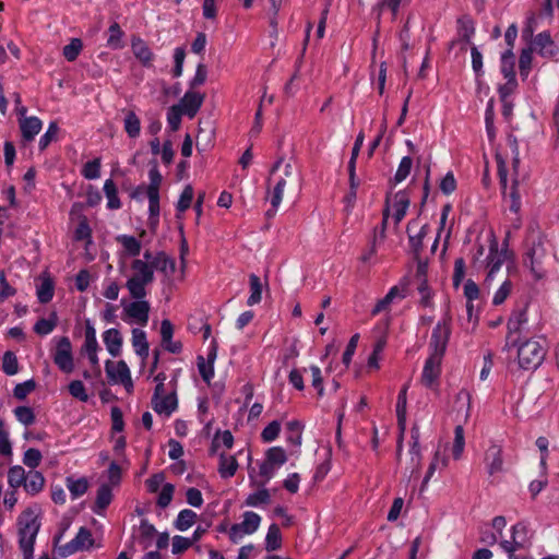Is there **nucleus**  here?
<instances>
[{"label": "nucleus", "instance_id": "7", "mask_svg": "<svg viewBox=\"0 0 559 559\" xmlns=\"http://www.w3.org/2000/svg\"><path fill=\"white\" fill-rule=\"evenodd\" d=\"M451 335V318L445 317L433 328L429 349L431 356L443 357Z\"/></svg>", "mask_w": 559, "mask_h": 559}, {"label": "nucleus", "instance_id": "39", "mask_svg": "<svg viewBox=\"0 0 559 559\" xmlns=\"http://www.w3.org/2000/svg\"><path fill=\"white\" fill-rule=\"evenodd\" d=\"M67 487L72 496V499H76L87 491L88 483L85 477L79 479L67 477Z\"/></svg>", "mask_w": 559, "mask_h": 559}, {"label": "nucleus", "instance_id": "45", "mask_svg": "<svg viewBox=\"0 0 559 559\" xmlns=\"http://www.w3.org/2000/svg\"><path fill=\"white\" fill-rule=\"evenodd\" d=\"M532 53H533L532 47L522 49V51H521L520 59H519V70H520V75L523 79H526L531 71L532 60H533Z\"/></svg>", "mask_w": 559, "mask_h": 559}, {"label": "nucleus", "instance_id": "21", "mask_svg": "<svg viewBox=\"0 0 559 559\" xmlns=\"http://www.w3.org/2000/svg\"><path fill=\"white\" fill-rule=\"evenodd\" d=\"M131 342L135 354L141 357L142 360H145L150 354L146 332L138 328L133 329Z\"/></svg>", "mask_w": 559, "mask_h": 559}, {"label": "nucleus", "instance_id": "43", "mask_svg": "<svg viewBox=\"0 0 559 559\" xmlns=\"http://www.w3.org/2000/svg\"><path fill=\"white\" fill-rule=\"evenodd\" d=\"M82 48V40L80 38H72L70 43L63 47L62 55L68 61L73 62L78 59Z\"/></svg>", "mask_w": 559, "mask_h": 559}, {"label": "nucleus", "instance_id": "47", "mask_svg": "<svg viewBox=\"0 0 559 559\" xmlns=\"http://www.w3.org/2000/svg\"><path fill=\"white\" fill-rule=\"evenodd\" d=\"M2 370L8 376L19 372V361L13 352H5L2 358Z\"/></svg>", "mask_w": 559, "mask_h": 559}, {"label": "nucleus", "instance_id": "40", "mask_svg": "<svg viewBox=\"0 0 559 559\" xmlns=\"http://www.w3.org/2000/svg\"><path fill=\"white\" fill-rule=\"evenodd\" d=\"M26 476H27V473L25 472V469L22 466H20V465L12 466V467H10V469L8 472V483L10 485V487L19 488L21 486H24V484L26 481Z\"/></svg>", "mask_w": 559, "mask_h": 559}, {"label": "nucleus", "instance_id": "19", "mask_svg": "<svg viewBox=\"0 0 559 559\" xmlns=\"http://www.w3.org/2000/svg\"><path fill=\"white\" fill-rule=\"evenodd\" d=\"M43 128L41 120L36 117H24L20 119V129L25 142H32Z\"/></svg>", "mask_w": 559, "mask_h": 559}, {"label": "nucleus", "instance_id": "52", "mask_svg": "<svg viewBox=\"0 0 559 559\" xmlns=\"http://www.w3.org/2000/svg\"><path fill=\"white\" fill-rule=\"evenodd\" d=\"M182 115H185V112L180 106L173 105L169 107L167 111V122L171 131L179 129Z\"/></svg>", "mask_w": 559, "mask_h": 559}, {"label": "nucleus", "instance_id": "16", "mask_svg": "<svg viewBox=\"0 0 559 559\" xmlns=\"http://www.w3.org/2000/svg\"><path fill=\"white\" fill-rule=\"evenodd\" d=\"M131 49L134 57L142 63L145 68H151L153 64L154 53L147 44L140 38L139 36H133L131 39Z\"/></svg>", "mask_w": 559, "mask_h": 559}, {"label": "nucleus", "instance_id": "56", "mask_svg": "<svg viewBox=\"0 0 559 559\" xmlns=\"http://www.w3.org/2000/svg\"><path fill=\"white\" fill-rule=\"evenodd\" d=\"M36 388V382L33 379L19 383L13 389V395L17 400H25L26 396Z\"/></svg>", "mask_w": 559, "mask_h": 559}, {"label": "nucleus", "instance_id": "41", "mask_svg": "<svg viewBox=\"0 0 559 559\" xmlns=\"http://www.w3.org/2000/svg\"><path fill=\"white\" fill-rule=\"evenodd\" d=\"M197 519V513L190 509L181 510L175 521V527L179 531H187Z\"/></svg>", "mask_w": 559, "mask_h": 559}, {"label": "nucleus", "instance_id": "32", "mask_svg": "<svg viewBox=\"0 0 559 559\" xmlns=\"http://www.w3.org/2000/svg\"><path fill=\"white\" fill-rule=\"evenodd\" d=\"M249 283H250V296L248 297L247 304L249 306H254V305L259 304L262 299L263 285H262L260 277L255 274H250Z\"/></svg>", "mask_w": 559, "mask_h": 559}, {"label": "nucleus", "instance_id": "3", "mask_svg": "<svg viewBox=\"0 0 559 559\" xmlns=\"http://www.w3.org/2000/svg\"><path fill=\"white\" fill-rule=\"evenodd\" d=\"M133 275L127 281L126 287L133 299H143L146 297V285L154 281V270L152 263L141 259H135L131 263Z\"/></svg>", "mask_w": 559, "mask_h": 559}, {"label": "nucleus", "instance_id": "31", "mask_svg": "<svg viewBox=\"0 0 559 559\" xmlns=\"http://www.w3.org/2000/svg\"><path fill=\"white\" fill-rule=\"evenodd\" d=\"M282 547V534L277 524L273 523L269 526L265 537V549L274 551Z\"/></svg>", "mask_w": 559, "mask_h": 559}, {"label": "nucleus", "instance_id": "25", "mask_svg": "<svg viewBox=\"0 0 559 559\" xmlns=\"http://www.w3.org/2000/svg\"><path fill=\"white\" fill-rule=\"evenodd\" d=\"M409 206V198L405 191H399L394 195L393 202V218L395 224L397 225L406 215L407 209Z\"/></svg>", "mask_w": 559, "mask_h": 559}, {"label": "nucleus", "instance_id": "12", "mask_svg": "<svg viewBox=\"0 0 559 559\" xmlns=\"http://www.w3.org/2000/svg\"><path fill=\"white\" fill-rule=\"evenodd\" d=\"M441 360L442 357L431 355L427 358L421 374V382L425 386L432 388L439 379L441 373Z\"/></svg>", "mask_w": 559, "mask_h": 559}, {"label": "nucleus", "instance_id": "64", "mask_svg": "<svg viewBox=\"0 0 559 559\" xmlns=\"http://www.w3.org/2000/svg\"><path fill=\"white\" fill-rule=\"evenodd\" d=\"M281 432V424L276 420L271 421L261 432L264 442L274 441Z\"/></svg>", "mask_w": 559, "mask_h": 559}, {"label": "nucleus", "instance_id": "55", "mask_svg": "<svg viewBox=\"0 0 559 559\" xmlns=\"http://www.w3.org/2000/svg\"><path fill=\"white\" fill-rule=\"evenodd\" d=\"M197 365L203 381L210 383L214 378V365L206 362L203 356H198Z\"/></svg>", "mask_w": 559, "mask_h": 559}, {"label": "nucleus", "instance_id": "57", "mask_svg": "<svg viewBox=\"0 0 559 559\" xmlns=\"http://www.w3.org/2000/svg\"><path fill=\"white\" fill-rule=\"evenodd\" d=\"M457 24L462 39L466 43H469L472 36L475 33L473 21L469 17H461L457 20Z\"/></svg>", "mask_w": 559, "mask_h": 559}, {"label": "nucleus", "instance_id": "60", "mask_svg": "<svg viewBox=\"0 0 559 559\" xmlns=\"http://www.w3.org/2000/svg\"><path fill=\"white\" fill-rule=\"evenodd\" d=\"M82 175L90 180L97 179L100 176V159L95 158L87 162L82 170Z\"/></svg>", "mask_w": 559, "mask_h": 559}, {"label": "nucleus", "instance_id": "49", "mask_svg": "<svg viewBox=\"0 0 559 559\" xmlns=\"http://www.w3.org/2000/svg\"><path fill=\"white\" fill-rule=\"evenodd\" d=\"M59 132V127L56 121H51L48 126L47 131L39 139V150L44 151L48 147V145L56 140L57 134Z\"/></svg>", "mask_w": 559, "mask_h": 559}, {"label": "nucleus", "instance_id": "9", "mask_svg": "<svg viewBox=\"0 0 559 559\" xmlns=\"http://www.w3.org/2000/svg\"><path fill=\"white\" fill-rule=\"evenodd\" d=\"M53 362L64 373H71L74 369L72 345L68 336H61L57 341L53 353Z\"/></svg>", "mask_w": 559, "mask_h": 559}, {"label": "nucleus", "instance_id": "29", "mask_svg": "<svg viewBox=\"0 0 559 559\" xmlns=\"http://www.w3.org/2000/svg\"><path fill=\"white\" fill-rule=\"evenodd\" d=\"M111 500V488L106 484L102 485L97 490L95 504L93 507L94 513L102 514V512L110 504Z\"/></svg>", "mask_w": 559, "mask_h": 559}, {"label": "nucleus", "instance_id": "59", "mask_svg": "<svg viewBox=\"0 0 559 559\" xmlns=\"http://www.w3.org/2000/svg\"><path fill=\"white\" fill-rule=\"evenodd\" d=\"M80 550L88 549L93 546L92 533L86 527H81L73 538Z\"/></svg>", "mask_w": 559, "mask_h": 559}, {"label": "nucleus", "instance_id": "42", "mask_svg": "<svg viewBox=\"0 0 559 559\" xmlns=\"http://www.w3.org/2000/svg\"><path fill=\"white\" fill-rule=\"evenodd\" d=\"M53 282L51 278H44L40 285L37 287V298L40 304L49 302L53 297Z\"/></svg>", "mask_w": 559, "mask_h": 559}, {"label": "nucleus", "instance_id": "37", "mask_svg": "<svg viewBox=\"0 0 559 559\" xmlns=\"http://www.w3.org/2000/svg\"><path fill=\"white\" fill-rule=\"evenodd\" d=\"M104 192L108 200L107 207L110 210H118L121 207V202L118 198V191L115 182L111 179H107L104 183Z\"/></svg>", "mask_w": 559, "mask_h": 559}, {"label": "nucleus", "instance_id": "5", "mask_svg": "<svg viewBox=\"0 0 559 559\" xmlns=\"http://www.w3.org/2000/svg\"><path fill=\"white\" fill-rule=\"evenodd\" d=\"M526 308L513 310L507 323V335L503 350H510L521 342L522 338L532 334L528 328Z\"/></svg>", "mask_w": 559, "mask_h": 559}, {"label": "nucleus", "instance_id": "53", "mask_svg": "<svg viewBox=\"0 0 559 559\" xmlns=\"http://www.w3.org/2000/svg\"><path fill=\"white\" fill-rule=\"evenodd\" d=\"M464 429L462 426L459 425L454 429V442L452 449V454L455 460H459L461 457L464 450Z\"/></svg>", "mask_w": 559, "mask_h": 559}, {"label": "nucleus", "instance_id": "48", "mask_svg": "<svg viewBox=\"0 0 559 559\" xmlns=\"http://www.w3.org/2000/svg\"><path fill=\"white\" fill-rule=\"evenodd\" d=\"M270 463L274 464L276 467L284 465L287 461L286 452L281 447H273L266 451V457Z\"/></svg>", "mask_w": 559, "mask_h": 559}, {"label": "nucleus", "instance_id": "20", "mask_svg": "<svg viewBox=\"0 0 559 559\" xmlns=\"http://www.w3.org/2000/svg\"><path fill=\"white\" fill-rule=\"evenodd\" d=\"M103 341L105 343V346L108 350V353L112 357H118L121 354V347H122V335L119 332V330L111 328L106 330L103 333Z\"/></svg>", "mask_w": 559, "mask_h": 559}, {"label": "nucleus", "instance_id": "62", "mask_svg": "<svg viewBox=\"0 0 559 559\" xmlns=\"http://www.w3.org/2000/svg\"><path fill=\"white\" fill-rule=\"evenodd\" d=\"M193 545V540L188 537L176 535L173 537L171 551L179 555L189 549Z\"/></svg>", "mask_w": 559, "mask_h": 559}, {"label": "nucleus", "instance_id": "4", "mask_svg": "<svg viewBox=\"0 0 559 559\" xmlns=\"http://www.w3.org/2000/svg\"><path fill=\"white\" fill-rule=\"evenodd\" d=\"M518 348V364L523 370H536L544 361L547 349L545 345L535 338H526L519 341L515 346Z\"/></svg>", "mask_w": 559, "mask_h": 559}, {"label": "nucleus", "instance_id": "15", "mask_svg": "<svg viewBox=\"0 0 559 559\" xmlns=\"http://www.w3.org/2000/svg\"><path fill=\"white\" fill-rule=\"evenodd\" d=\"M204 95L198 92L188 91L177 106H180L186 116L193 118L201 108Z\"/></svg>", "mask_w": 559, "mask_h": 559}, {"label": "nucleus", "instance_id": "28", "mask_svg": "<svg viewBox=\"0 0 559 559\" xmlns=\"http://www.w3.org/2000/svg\"><path fill=\"white\" fill-rule=\"evenodd\" d=\"M238 468V462L234 455L219 454L218 473L222 478L233 477Z\"/></svg>", "mask_w": 559, "mask_h": 559}, {"label": "nucleus", "instance_id": "34", "mask_svg": "<svg viewBox=\"0 0 559 559\" xmlns=\"http://www.w3.org/2000/svg\"><path fill=\"white\" fill-rule=\"evenodd\" d=\"M57 324H58L57 313L51 312L49 318H47V319L41 318L35 323L34 331L38 335H48L49 333H51L55 330Z\"/></svg>", "mask_w": 559, "mask_h": 559}, {"label": "nucleus", "instance_id": "14", "mask_svg": "<svg viewBox=\"0 0 559 559\" xmlns=\"http://www.w3.org/2000/svg\"><path fill=\"white\" fill-rule=\"evenodd\" d=\"M533 50L543 58H551L557 53V47L549 32H542L533 40Z\"/></svg>", "mask_w": 559, "mask_h": 559}, {"label": "nucleus", "instance_id": "27", "mask_svg": "<svg viewBox=\"0 0 559 559\" xmlns=\"http://www.w3.org/2000/svg\"><path fill=\"white\" fill-rule=\"evenodd\" d=\"M45 486V477L43 474L38 471H31L27 473L26 481L24 484L25 491L31 495L35 496L38 492L43 490Z\"/></svg>", "mask_w": 559, "mask_h": 559}, {"label": "nucleus", "instance_id": "44", "mask_svg": "<svg viewBox=\"0 0 559 559\" xmlns=\"http://www.w3.org/2000/svg\"><path fill=\"white\" fill-rule=\"evenodd\" d=\"M13 413L17 421L24 426H31L35 423V413L29 406H17Z\"/></svg>", "mask_w": 559, "mask_h": 559}, {"label": "nucleus", "instance_id": "26", "mask_svg": "<svg viewBox=\"0 0 559 559\" xmlns=\"http://www.w3.org/2000/svg\"><path fill=\"white\" fill-rule=\"evenodd\" d=\"M177 396L175 392L162 396L159 400L152 402L153 409L158 414L170 415L177 408Z\"/></svg>", "mask_w": 559, "mask_h": 559}, {"label": "nucleus", "instance_id": "38", "mask_svg": "<svg viewBox=\"0 0 559 559\" xmlns=\"http://www.w3.org/2000/svg\"><path fill=\"white\" fill-rule=\"evenodd\" d=\"M117 241L121 243L129 255L138 257L140 254L142 246L134 236L120 235L117 237Z\"/></svg>", "mask_w": 559, "mask_h": 559}, {"label": "nucleus", "instance_id": "23", "mask_svg": "<svg viewBox=\"0 0 559 559\" xmlns=\"http://www.w3.org/2000/svg\"><path fill=\"white\" fill-rule=\"evenodd\" d=\"M415 225H416L415 221L408 222L406 231L409 237L411 249L414 252L415 258H418L421 252V249H423V239L427 235L429 228H428V225H424L420 227L419 231L416 235H412V230Z\"/></svg>", "mask_w": 559, "mask_h": 559}, {"label": "nucleus", "instance_id": "1", "mask_svg": "<svg viewBox=\"0 0 559 559\" xmlns=\"http://www.w3.org/2000/svg\"><path fill=\"white\" fill-rule=\"evenodd\" d=\"M548 259V248L545 236L538 230H531L526 239L524 264L530 267L536 280L546 275L545 263Z\"/></svg>", "mask_w": 559, "mask_h": 559}, {"label": "nucleus", "instance_id": "18", "mask_svg": "<svg viewBox=\"0 0 559 559\" xmlns=\"http://www.w3.org/2000/svg\"><path fill=\"white\" fill-rule=\"evenodd\" d=\"M156 535L157 531L155 526L146 519H143L138 530L133 533V538L138 540L143 549H147Z\"/></svg>", "mask_w": 559, "mask_h": 559}, {"label": "nucleus", "instance_id": "36", "mask_svg": "<svg viewBox=\"0 0 559 559\" xmlns=\"http://www.w3.org/2000/svg\"><path fill=\"white\" fill-rule=\"evenodd\" d=\"M242 516V522L238 523L239 526L242 528V532H245L248 535L253 534L260 526L261 516L252 511H246Z\"/></svg>", "mask_w": 559, "mask_h": 559}, {"label": "nucleus", "instance_id": "51", "mask_svg": "<svg viewBox=\"0 0 559 559\" xmlns=\"http://www.w3.org/2000/svg\"><path fill=\"white\" fill-rule=\"evenodd\" d=\"M271 499L270 492L267 489L262 488L253 493H250L246 499V506L248 507H258L259 504L269 503Z\"/></svg>", "mask_w": 559, "mask_h": 559}, {"label": "nucleus", "instance_id": "50", "mask_svg": "<svg viewBox=\"0 0 559 559\" xmlns=\"http://www.w3.org/2000/svg\"><path fill=\"white\" fill-rule=\"evenodd\" d=\"M412 167H413V159L409 156H404L401 159L397 170L394 175V178H393L394 182L400 183L403 180H405L407 178V176L409 175Z\"/></svg>", "mask_w": 559, "mask_h": 559}, {"label": "nucleus", "instance_id": "58", "mask_svg": "<svg viewBox=\"0 0 559 559\" xmlns=\"http://www.w3.org/2000/svg\"><path fill=\"white\" fill-rule=\"evenodd\" d=\"M43 455L39 450L29 448L24 452L23 463L29 468H36L41 462Z\"/></svg>", "mask_w": 559, "mask_h": 559}, {"label": "nucleus", "instance_id": "8", "mask_svg": "<svg viewBox=\"0 0 559 559\" xmlns=\"http://www.w3.org/2000/svg\"><path fill=\"white\" fill-rule=\"evenodd\" d=\"M150 185L146 187V195L148 199L150 219H158L159 216V187L163 177L158 170L156 162L148 171Z\"/></svg>", "mask_w": 559, "mask_h": 559}, {"label": "nucleus", "instance_id": "6", "mask_svg": "<svg viewBox=\"0 0 559 559\" xmlns=\"http://www.w3.org/2000/svg\"><path fill=\"white\" fill-rule=\"evenodd\" d=\"M498 175L500 183L503 188V194L506 202L509 203V210L513 213H519L521 210V197L518 190V179L512 181L509 192H507L508 173L506 168V162L500 154L496 155Z\"/></svg>", "mask_w": 559, "mask_h": 559}, {"label": "nucleus", "instance_id": "30", "mask_svg": "<svg viewBox=\"0 0 559 559\" xmlns=\"http://www.w3.org/2000/svg\"><path fill=\"white\" fill-rule=\"evenodd\" d=\"M124 32L121 29L117 22H114L108 28L107 46L110 49L118 50L124 47L123 38Z\"/></svg>", "mask_w": 559, "mask_h": 559}, {"label": "nucleus", "instance_id": "54", "mask_svg": "<svg viewBox=\"0 0 559 559\" xmlns=\"http://www.w3.org/2000/svg\"><path fill=\"white\" fill-rule=\"evenodd\" d=\"M193 195L194 192L192 186L187 185L177 202V211L180 213L186 212L191 206Z\"/></svg>", "mask_w": 559, "mask_h": 559}, {"label": "nucleus", "instance_id": "63", "mask_svg": "<svg viewBox=\"0 0 559 559\" xmlns=\"http://www.w3.org/2000/svg\"><path fill=\"white\" fill-rule=\"evenodd\" d=\"M230 449L234 443V437L229 430H225L221 436L216 435L212 441L211 453H215L219 444Z\"/></svg>", "mask_w": 559, "mask_h": 559}, {"label": "nucleus", "instance_id": "35", "mask_svg": "<svg viewBox=\"0 0 559 559\" xmlns=\"http://www.w3.org/2000/svg\"><path fill=\"white\" fill-rule=\"evenodd\" d=\"M285 186H286L285 178H280L277 180V182L275 183V187H274L272 195H271L272 209L266 212V215L269 217L273 216L276 213L277 207L280 206L282 199H283Z\"/></svg>", "mask_w": 559, "mask_h": 559}, {"label": "nucleus", "instance_id": "13", "mask_svg": "<svg viewBox=\"0 0 559 559\" xmlns=\"http://www.w3.org/2000/svg\"><path fill=\"white\" fill-rule=\"evenodd\" d=\"M105 371L109 380L117 381L119 379L121 383L128 381L130 386H133L130 369L124 360H119L118 362L107 360L105 362Z\"/></svg>", "mask_w": 559, "mask_h": 559}, {"label": "nucleus", "instance_id": "2", "mask_svg": "<svg viewBox=\"0 0 559 559\" xmlns=\"http://www.w3.org/2000/svg\"><path fill=\"white\" fill-rule=\"evenodd\" d=\"M19 526V546L23 554V559H33L34 545L40 528V522L34 510L26 509L17 519Z\"/></svg>", "mask_w": 559, "mask_h": 559}, {"label": "nucleus", "instance_id": "11", "mask_svg": "<svg viewBox=\"0 0 559 559\" xmlns=\"http://www.w3.org/2000/svg\"><path fill=\"white\" fill-rule=\"evenodd\" d=\"M484 461L490 476L501 473L503 471L502 448L492 443L486 450Z\"/></svg>", "mask_w": 559, "mask_h": 559}, {"label": "nucleus", "instance_id": "61", "mask_svg": "<svg viewBox=\"0 0 559 559\" xmlns=\"http://www.w3.org/2000/svg\"><path fill=\"white\" fill-rule=\"evenodd\" d=\"M69 393L81 402L88 401V394L82 381L73 380L69 384Z\"/></svg>", "mask_w": 559, "mask_h": 559}, {"label": "nucleus", "instance_id": "22", "mask_svg": "<svg viewBox=\"0 0 559 559\" xmlns=\"http://www.w3.org/2000/svg\"><path fill=\"white\" fill-rule=\"evenodd\" d=\"M153 270H157L165 275H173L176 271V262L166 252L159 251L151 261Z\"/></svg>", "mask_w": 559, "mask_h": 559}, {"label": "nucleus", "instance_id": "24", "mask_svg": "<svg viewBox=\"0 0 559 559\" xmlns=\"http://www.w3.org/2000/svg\"><path fill=\"white\" fill-rule=\"evenodd\" d=\"M405 297H406V295L404 293V289H401L399 286L391 287L390 290L388 292V294L383 298L378 300L377 305L374 306V308L371 311V314L377 316L380 312L386 310L395 298H399L402 300Z\"/></svg>", "mask_w": 559, "mask_h": 559}, {"label": "nucleus", "instance_id": "17", "mask_svg": "<svg viewBox=\"0 0 559 559\" xmlns=\"http://www.w3.org/2000/svg\"><path fill=\"white\" fill-rule=\"evenodd\" d=\"M506 251H499L497 242H492L489 248V254L487 255V267L489 269L486 282L493 280L495 274L500 270L501 265L506 260Z\"/></svg>", "mask_w": 559, "mask_h": 559}, {"label": "nucleus", "instance_id": "33", "mask_svg": "<svg viewBox=\"0 0 559 559\" xmlns=\"http://www.w3.org/2000/svg\"><path fill=\"white\" fill-rule=\"evenodd\" d=\"M124 131L130 138H138L141 132V121L134 111L129 110L126 112L123 120Z\"/></svg>", "mask_w": 559, "mask_h": 559}, {"label": "nucleus", "instance_id": "46", "mask_svg": "<svg viewBox=\"0 0 559 559\" xmlns=\"http://www.w3.org/2000/svg\"><path fill=\"white\" fill-rule=\"evenodd\" d=\"M417 292L420 295L419 304L423 307H431L433 293L427 280L417 281Z\"/></svg>", "mask_w": 559, "mask_h": 559}, {"label": "nucleus", "instance_id": "10", "mask_svg": "<svg viewBox=\"0 0 559 559\" xmlns=\"http://www.w3.org/2000/svg\"><path fill=\"white\" fill-rule=\"evenodd\" d=\"M124 314L132 319L135 323L145 326L150 318V304L143 299H135L134 301L126 305L124 300L121 301Z\"/></svg>", "mask_w": 559, "mask_h": 559}]
</instances>
